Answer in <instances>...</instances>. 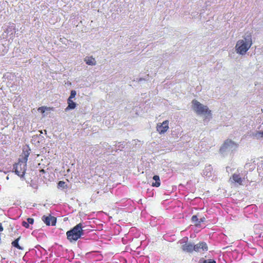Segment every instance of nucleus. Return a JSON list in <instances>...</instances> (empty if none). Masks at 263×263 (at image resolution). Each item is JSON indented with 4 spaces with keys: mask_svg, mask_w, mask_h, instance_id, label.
<instances>
[{
    "mask_svg": "<svg viewBox=\"0 0 263 263\" xmlns=\"http://www.w3.org/2000/svg\"><path fill=\"white\" fill-rule=\"evenodd\" d=\"M29 152L28 150L23 151L18 162L13 165V170L18 176L24 177L26 170V164L28 159Z\"/></svg>",
    "mask_w": 263,
    "mask_h": 263,
    "instance_id": "nucleus-1",
    "label": "nucleus"
},
{
    "mask_svg": "<svg viewBox=\"0 0 263 263\" xmlns=\"http://www.w3.org/2000/svg\"><path fill=\"white\" fill-rule=\"evenodd\" d=\"M252 41L251 37H245L243 40H239L236 42L235 50L236 53L243 55L251 47Z\"/></svg>",
    "mask_w": 263,
    "mask_h": 263,
    "instance_id": "nucleus-2",
    "label": "nucleus"
},
{
    "mask_svg": "<svg viewBox=\"0 0 263 263\" xmlns=\"http://www.w3.org/2000/svg\"><path fill=\"white\" fill-rule=\"evenodd\" d=\"M83 226L81 223L77 224L67 232V239L70 242L78 240L83 235Z\"/></svg>",
    "mask_w": 263,
    "mask_h": 263,
    "instance_id": "nucleus-3",
    "label": "nucleus"
},
{
    "mask_svg": "<svg viewBox=\"0 0 263 263\" xmlns=\"http://www.w3.org/2000/svg\"><path fill=\"white\" fill-rule=\"evenodd\" d=\"M192 103L193 105V109H194L197 115L212 116V113L211 111L209 110L208 107L200 103V102L196 100H193Z\"/></svg>",
    "mask_w": 263,
    "mask_h": 263,
    "instance_id": "nucleus-4",
    "label": "nucleus"
},
{
    "mask_svg": "<svg viewBox=\"0 0 263 263\" xmlns=\"http://www.w3.org/2000/svg\"><path fill=\"white\" fill-rule=\"evenodd\" d=\"M169 129V121L165 120L162 123H159L157 124L156 130L158 133L164 134Z\"/></svg>",
    "mask_w": 263,
    "mask_h": 263,
    "instance_id": "nucleus-5",
    "label": "nucleus"
},
{
    "mask_svg": "<svg viewBox=\"0 0 263 263\" xmlns=\"http://www.w3.org/2000/svg\"><path fill=\"white\" fill-rule=\"evenodd\" d=\"M208 250V246L204 241H200L194 245V251L197 253H204Z\"/></svg>",
    "mask_w": 263,
    "mask_h": 263,
    "instance_id": "nucleus-6",
    "label": "nucleus"
},
{
    "mask_svg": "<svg viewBox=\"0 0 263 263\" xmlns=\"http://www.w3.org/2000/svg\"><path fill=\"white\" fill-rule=\"evenodd\" d=\"M42 220L44 223L48 226H54L56 224L57 219L55 217L49 215L48 216L44 215L42 217Z\"/></svg>",
    "mask_w": 263,
    "mask_h": 263,
    "instance_id": "nucleus-7",
    "label": "nucleus"
},
{
    "mask_svg": "<svg viewBox=\"0 0 263 263\" xmlns=\"http://www.w3.org/2000/svg\"><path fill=\"white\" fill-rule=\"evenodd\" d=\"M182 250L187 253H192L194 251V245L191 242L186 241L181 247Z\"/></svg>",
    "mask_w": 263,
    "mask_h": 263,
    "instance_id": "nucleus-8",
    "label": "nucleus"
},
{
    "mask_svg": "<svg viewBox=\"0 0 263 263\" xmlns=\"http://www.w3.org/2000/svg\"><path fill=\"white\" fill-rule=\"evenodd\" d=\"M232 179L235 183H238L239 185L242 184L243 179L241 178L238 174H233L232 176Z\"/></svg>",
    "mask_w": 263,
    "mask_h": 263,
    "instance_id": "nucleus-9",
    "label": "nucleus"
},
{
    "mask_svg": "<svg viewBox=\"0 0 263 263\" xmlns=\"http://www.w3.org/2000/svg\"><path fill=\"white\" fill-rule=\"evenodd\" d=\"M67 103L68 106L65 108L66 111H68L70 109H73L77 106V104L73 101L72 99H68Z\"/></svg>",
    "mask_w": 263,
    "mask_h": 263,
    "instance_id": "nucleus-10",
    "label": "nucleus"
},
{
    "mask_svg": "<svg viewBox=\"0 0 263 263\" xmlns=\"http://www.w3.org/2000/svg\"><path fill=\"white\" fill-rule=\"evenodd\" d=\"M235 143L234 141H231V140L228 139L227 140L224 144H223L221 149H226L228 148L230 146H234L235 145Z\"/></svg>",
    "mask_w": 263,
    "mask_h": 263,
    "instance_id": "nucleus-11",
    "label": "nucleus"
},
{
    "mask_svg": "<svg viewBox=\"0 0 263 263\" xmlns=\"http://www.w3.org/2000/svg\"><path fill=\"white\" fill-rule=\"evenodd\" d=\"M84 61H85L86 64L88 65H95L96 64L95 58L91 57H86Z\"/></svg>",
    "mask_w": 263,
    "mask_h": 263,
    "instance_id": "nucleus-12",
    "label": "nucleus"
},
{
    "mask_svg": "<svg viewBox=\"0 0 263 263\" xmlns=\"http://www.w3.org/2000/svg\"><path fill=\"white\" fill-rule=\"evenodd\" d=\"M21 239V236L18 237L17 239H16L15 240L12 241L11 245L12 246L16 248L17 249L19 250H23V248L20 246L19 245V241Z\"/></svg>",
    "mask_w": 263,
    "mask_h": 263,
    "instance_id": "nucleus-13",
    "label": "nucleus"
},
{
    "mask_svg": "<svg viewBox=\"0 0 263 263\" xmlns=\"http://www.w3.org/2000/svg\"><path fill=\"white\" fill-rule=\"evenodd\" d=\"M153 179L155 180V182L152 183V185L157 187H159L161 184L160 177L159 176L155 175L153 176Z\"/></svg>",
    "mask_w": 263,
    "mask_h": 263,
    "instance_id": "nucleus-14",
    "label": "nucleus"
},
{
    "mask_svg": "<svg viewBox=\"0 0 263 263\" xmlns=\"http://www.w3.org/2000/svg\"><path fill=\"white\" fill-rule=\"evenodd\" d=\"M199 263H216V262L213 259L205 260L204 259H201Z\"/></svg>",
    "mask_w": 263,
    "mask_h": 263,
    "instance_id": "nucleus-15",
    "label": "nucleus"
},
{
    "mask_svg": "<svg viewBox=\"0 0 263 263\" xmlns=\"http://www.w3.org/2000/svg\"><path fill=\"white\" fill-rule=\"evenodd\" d=\"M50 110V108L47 107H39L37 109L38 111H40L42 114L46 111V110Z\"/></svg>",
    "mask_w": 263,
    "mask_h": 263,
    "instance_id": "nucleus-16",
    "label": "nucleus"
},
{
    "mask_svg": "<svg viewBox=\"0 0 263 263\" xmlns=\"http://www.w3.org/2000/svg\"><path fill=\"white\" fill-rule=\"evenodd\" d=\"M191 219L192 222H194L195 225L196 226V223H197L199 220V219L197 218V215H193Z\"/></svg>",
    "mask_w": 263,
    "mask_h": 263,
    "instance_id": "nucleus-17",
    "label": "nucleus"
},
{
    "mask_svg": "<svg viewBox=\"0 0 263 263\" xmlns=\"http://www.w3.org/2000/svg\"><path fill=\"white\" fill-rule=\"evenodd\" d=\"M66 186L65 182L64 181H60L58 183V187L64 189Z\"/></svg>",
    "mask_w": 263,
    "mask_h": 263,
    "instance_id": "nucleus-18",
    "label": "nucleus"
},
{
    "mask_svg": "<svg viewBox=\"0 0 263 263\" xmlns=\"http://www.w3.org/2000/svg\"><path fill=\"white\" fill-rule=\"evenodd\" d=\"M255 136L257 138H263V132L259 131L255 134Z\"/></svg>",
    "mask_w": 263,
    "mask_h": 263,
    "instance_id": "nucleus-19",
    "label": "nucleus"
},
{
    "mask_svg": "<svg viewBox=\"0 0 263 263\" xmlns=\"http://www.w3.org/2000/svg\"><path fill=\"white\" fill-rule=\"evenodd\" d=\"M76 95H77V92L75 91L74 90H72L71 91V94H70V96L68 99H72H72L75 97Z\"/></svg>",
    "mask_w": 263,
    "mask_h": 263,
    "instance_id": "nucleus-20",
    "label": "nucleus"
},
{
    "mask_svg": "<svg viewBox=\"0 0 263 263\" xmlns=\"http://www.w3.org/2000/svg\"><path fill=\"white\" fill-rule=\"evenodd\" d=\"M27 223L32 224L34 223V219L33 218H29L27 219Z\"/></svg>",
    "mask_w": 263,
    "mask_h": 263,
    "instance_id": "nucleus-21",
    "label": "nucleus"
},
{
    "mask_svg": "<svg viewBox=\"0 0 263 263\" xmlns=\"http://www.w3.org/2000/svg\"><path fill=\"white\" fill-rule=\"evenodd\" d=\"M205 221V218L203 217L199 219V222L196 223V226H199L201 222H203Z\"/></svg>",
    "mask_w": 263,
    "mask_h": 263,
    "instance_id": "nucleus-22",
    "label": "nucleus"
},
{
    "mask_svg": "<svg viewBox=\"0 0 263 263\" xmlns=\"http://www.w3.org/2000/svg\"><path fill=\"white\" fill-rule=\"evenodd\" d=\"M22 226L25 227L26 228H29V224L25 221L22 222Z\"/></svg>",
    "mask_w": 263,
    "mask_h": 263,
    "instance_id": "nucleus-23",
    "label": "nucleus"
},
{
    "mask_svg": "<svg viewBox=\"0 0 263 263\" xmlns=\"http://www.w3.org/2000/svg\"><path fill=\"white\" fill-rule=\"evenodd\" d=\"M3 231V227L1 223H0V232Z\"/></svg>",
    "mask_w": 263,
    "mask_h": 263,
    "instance_id": "nucleus-24",
    "label": "nucleus"
},
{
    "mask_svg": "<svg viewBox=\"0 0 263 263\" xmlns=\"http://www.w3.org/2000/svg\"><path fill=\"white\" fill-rule=\"evenodd\" d=\"M41 172L42 173H44V170L43 169H42V170L41 171Z\"/></svg>",
    "mask_w": 263,
    "mask_h": 263,
    "instance_id": "nucleus-25",
    "label": "nucleus"
}]
</instances>
